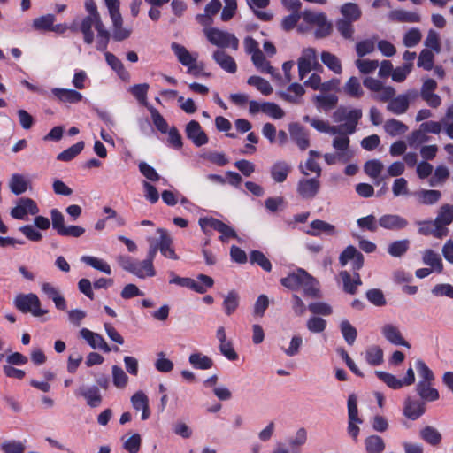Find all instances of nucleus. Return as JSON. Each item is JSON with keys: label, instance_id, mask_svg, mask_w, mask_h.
<instances>
[{"label": "nucleus", "instance_id": "nucleus-1", "mask_svg": "<svg viewBox=\"0 0 453 453\" xmlns=\"http://www.w3.org/2000/svg\"><path fill=\"white\" fill-rule=\"evenodd\" d=\"M171 49L177 57L179 62L187 67L188 73L195 77L209 76V73L204 72V64L198 61L197 53H190L184 46L177 42H173L171 44Z\"/></svg>", "mask_w": 453, "mask_h": 453}, {"label": "nucleus", "instance_id": "nucleus-2", "mask_svg": "<svg viewBox=\"0 0 453 453\" xmlns=\"http://www.w3.org/2000/svg\"><path fill=\"white\" fill-rule=\"evenodd\" d=\"M362 115L363 112L360 109H350L342 106L334 112L333 119L338 123L344 122L343 124L337 125V127L341 128V132L354 134Z\"/></svg>", "mask_w": 453, "mask_h": 453}, {"label": "nucleus", "instance_id": "nucleus-3", "mask_svg": "<svg viewBox=\"0 0 453 453\" xmlns=\"http://www.w3.org/2000/svg\"><path fill=\"white\" fill-rule=\"evenodd\" d=\"M109 15L112 22L113 37L116 41H122L129 37L131 30L123 27V19L119 12V0H104Z\"/></svg>", "mask_w": 453, "mask_h": 453}, {"label": "nucleus", "instance_id": "nucleus-4", "mask_svg": "<svg viewBox=\"0 0 453 453\" xmlns=\"http://www.w3.org/2000/svg\"><path fill=\"white\" fill-rule=\"evenodd\" d=\"M15 307L24 312L31 313L34 317H42L48 313V310L41 307L39 297L33 293L19 294L14 298Z\"/></svg>", "mask_w": 453, "mask_h": 453}, {"label": "nucleus", "instance_id": "nucleus-5", "mask_svg": "<svg viewBox=\"0 0 453 453\" xmlns=\"http://www.w3.org/2000/svg\"><path fill=\"white\" fill-rule=\"evenodd\" d=\"M205 35L211 43L218 47L232 48L234 50L238 49L239 41L233 34L211 27L205 30Z\"/></svg>", "mask_w": 453, "mask_h": 453}, {"label": "nucleus", "instance_id": "nucleus-6", "mask_svg": "<svg viewBox=\"0 0 453 453\" xmlns=\"http://www.w3.org/2000/svg\"><path fill=\"white\" fill-rule=\"evenodd\" d=\"M453 221V205L444 204L441 207L437 217L433 220V225L435 227V237L442 238L447 235L448 230L446 226Z\"/></svg>", "mask_w": 453, "mask_h": 453}, {"label": "nucleus", "instance_id": "nucleus-7", "mask_svg": "<svg viewBox=\"0 0 453 453\" xmlns=\"http://www.w3.org/2000/svg\"><path fill=\"white\" fill-rule=\"evenodd\" d=\"M38 212L39 208L33 199L22 197L12 209L11 216L15 219H27L28 215H36Z\"/></svg>", "mask_w": 453, "mask_h": 453}, {"label": "nucleus", "instance_id": "nucleus-8", "mask_svg": "<svg viewBox=\"0 0 453 453\" xmlns=\"http://www.w3.org/2000/svg\"><path fill=\"white\" fill-rule=\"evenodd\" d=\"M297 65L299 78L303 80L307 73L319 65L316 50L313 48L304 49Z\"/></svg>", "mask_w": 453, "mask_h": 453}, {"label": "nucleus", "instance_id": "nucleus-9", "mask_svg": "<svg viewBox=\"0 0 453 453\" xmlns=\"http://www.w3.org/2000/svg\"><path fill=\"white\" fill-rule=\"evenodd\" d=\"M415 96L416 92L409 91L395 97L393 96L387 105V110L395 115L403 114L409 108L411 99Z\"/></svg>", "mask_w": 453, "mask_h": 453}, {"label": "nucleus", "instance_id": "nucleus-10", "mask_svg": "<svg viewBox=\"0 0 453 453\" xmlns=\"http://www.w3.org/2000/svg\"><path fill=\"white\" fill-rule=\"evenodd\" d=\"M380 331L384 338L391 344L395 346H403L407 349L411 348L410 343L404 340L397 326L388 323L381 326Z\"/></svg>", "mask_w": 453, "mask_h": 453}, {"label": "nucleus", "instance_id": "nucleus-11", "mask_svg": "<svg viewBox=\"0 0 453 453\" xmlns=\"http://www.w3.org/2000/svg\"><path fill=\"white\" fill-rule=\"evenodd\" d=\"M380 226L386 230L400 231L408 226V220L398 214H384L378 219Z\"/></svg>", "mask_w": 453, "mask_h": 453}, {"label": "nucleus", "instance_id": "nucleus-12", "mask_svg": "<svg viewBox=\"0 0 453 453\" xmlns=\"http://www.w3.org/2000/svg\"><path fill=\"white\" fill-rule=\"evenodd\" d=\"M93 27H95L96 32L99 31V28H104L100 16L88 15L81 22V30L84 35V41L88 44H91L94 41Z\"/></svg>", "mask_w": 453, "mask_h": 453}, {"label": "nucleus", "instance_id": "nucleus-13", "mask_svg": "<svg viewBox=\"0 0 453 453\" xmlns=\"http://www.w3.org/2000/svg\"><path fill=\"white\" fill-rule=\"evenodd\" d=\"M157 233L159 234V238L157 239V242L159 245V251L161 252V254L166 258L178 260L180 257L176 254L173 247L172 236L164 228H158Z\"/></svg>", "mask_w": 453, "mask_h": 453}, {"label": "nucleus", "instance_id": "nucleus-14", "mask_svg": "<svg viewBox=\"0 0 453 453\" xmlns=\"http://www.w3.org/2000/svg\"><path fill=\"white\" fill-rule=\"evenodd\" d=\"M320 188V182L317 178L301 179L297 183V193L303 199L315 197Z\"/></svg>", "mask_w": 453, "mask_h": 453}, {"label": "nucleus", "instance_id": "nucleus-15", "mask_svg": "<svg viewBox=\"0 0 453 453\" xmlns=\"http://www.w3.org/2000/svg\"><path fill=\"white\" fill-rule=\"evenodd\" d=\"M80 335L94 349H98L104 352H110L111 350L104 337L97 333L88 328H82L80 330Z\"/></svg>", "mask_w": 453, "mask_h": 453}, {"label": "nucleus", "instance_id": "nucleus-16", "mask_svg": "<svg viewBox=\"0 0 453 453\" xmlns=\"http://www.w3.org/2000/svg\"><path fill=\"white\" fill-rule=\"evenodd\" d=\"M187 137L197 147L203 146L208 142V137L202 129L200 124L196 120H191L186 126Z\"/></svg>", "mask_w": 453, "mask_h": 453}, {"label": "nucleus", "instance_id": "nucleus-17", "mask_svg": "<svg viewBox=\"0 0 453 453\" xmlns=\"http://www.w3.org/2000/svg\"><path fill=\"white\" fill-rule=\"evenodd\" d=\"M50 92L58 101L64 104H78L83 100L82 94L76 89L54 88Z\"/></svg>", "mask_w": 453, "mask_h": 453}, {"label": "nucleus", "instance_id": "nucleus-18", "mask_svg": "<svg viewBox=\"0 0 453 453\" xmlns=\"http://www.w3.org/2000/svg\"><path fill=\"white\" fill-rule=\"evenodd\" d=\"M42 292L49 298L51 299L58 310L65 311L67 304L65 297L61 295L59 289L49 282H42L41 284Z\"/></svg>", "mask_w": 453, "mask_h": 453}, {"label": "nucleus", "instance_id": "nucleus-19", "mask_svg": "<svg viewBox=\"0 0 453 453\" xmlns=\"http://www.w3.org/2000/svg\"><path fill=\"white\" fill-rule=\"evenodd\" d=\"M350 134H347L345 132H340L336 134L335 137L333 140V148L335 150V152L342 155V157H344L349 161L353 157V151L349 148V142L350 140L349 138V135Z\"/></svg>", "mask_w": 453, "mask_h": 453}, {"label": "nucleus", "instance_id": "nucleus-20", "mask_svg": "<svg viewBox=\"0 0 453 453\" xmlns=\"http://www.w3.org/2000/svg\"><path fill=\"white\" fill-rule=\"evenodd\" d=\"M290 138L302 150H305L310 146L309 134L305 129L298 123H292L288 127Z\"/></svg>", "mask_w": 453, "mask_h": 453}, {"label": "nucleus", "instance_id": "nucleus-21", "mask_svg": "<svg viewBox=\"0 0 453 453\" xmlns=\"http://www.w3.org/2000/svg\"><path fill=\"white\" fill-rule=\"evenodd\" d=\"M291 165L285 160L275 161L270 168V175L274 182L282 183L291 172Z\"/></svg>", "mask_w": 453, "mask_h": 453}, {"label": "nucleus", "instance_id": "nucleus-22", "mask_svg": "<svg viewBox=\"0 0 453 453\" xmlns=\"http://www.w3.org/2000/svg\"><path fill=\"white\" fill-rule=\"evenodd\" d=\"M426 411V405L418 400L407 398L403 404V415L411 419L416 420L421 417Z\"/></svg>", "mask_w": 453, "mask_h": 453}, {"label": "nucleus", "instance_id": "nucleus-23", "mask_svg": "<svg viewBox=\"0 0 453 453\" xmlns=\"http://www.w3.org/2000/svg\"><path fill=\"white\" fill-rule=\"evenodd\" d=\"M133 408L139 411H142V420H147L150 416L149 406V398L142 391H137L131 396Z\"/></svg>", "mask_w": 453, "mask_h": 453}, {"label": "nucleus", "instance_id": "nucleus-24", "mask_svg": "<svg viewBox=\"0 0 453 453\" xmlns=\"http://www.w3.org/2000/svg\"><path fill=\"white\" fill-rule=\"evenodd\" d=\"M77 394L83 396L91 408L98 407L102 403V395L96 386L81 387Z\"/></svg>", "mask_w": 453, "mask_h": 453}, {"label": "nucleus", "instance_id": "nucleus-25", "mask_svg": "<svg viewBox=\"0 0 453 453\" xmlns=\"http://www.w3.org/2000/svg\"><path fill=\"white\" fill-rule=\"evenodd\" d=\"M339 276L342 280L343 290L348 294L354 295L362 284L360 275L357 273H355L352 277L347 271H342Z\"/></svg>", "mask_w": 453, "mask_h": 453}, {"label": "nucleus", "instance_id": "nucleus-26", "mask_svg": "<svg viewBox=\"0 0 453 453\" xmlns=\"http://www.w3.org/2000/svg\"><path fill=\"white\" fill-rule=\"evenodd\" d=\"M212 57L215 62L226 72L229 73L236 72L237 65L234 59L225 51L218 50L213 53Z\"/></svg>", "mask_w": 453, "mask_h": 453}, {"label": "nucleus", "instance_id": "nucleus-27", "mask_svg": "<svg viewBox=\"0 0 453 453\" xmlns=\"http://www.w3.org/2000/svg\"><path fill=\"white\" fill-rule=\"evenodd\" d=\"M433 382H418L416 385L417 394L423 401L434 402L439 399L440 395L436 388L432 387Z\"/></svg>", "mask_w": 453, "mask_h": 453}, {"label": "nucleus", "instance_id": "nucleus-28", "mask_svg": "<svg viewBox=\"0 0 453 453\" xmlns=\"http://www.w3.org/2000/svg\"><path fill=\"white\" fill-rule=\"evenodd\" d=\"M306 271L298 269L289 273L287 277L280 280V283L288 289L297 290L301 288L302 280L305 276Z\"/></svg>", "mask_w": 453, "mask_h": 453}, {"label": "nucleus", "instance_id": "nucleus-29", "mask_svg": "<svg viewBox=\"0 0 453 453\" xmlns=\"http://www.w3.org/2000/svg\"><path fill=\"white\" fill-rule=\"evenodd\" d=\"M105 60L107 64L117 73L118 76L124 81H129L130 73L122 62L112 53L105 52Z\"/></svg>", "mask_w": 453, "mask_h": 453}, {"label": "nucleus", "instance_id": "nucleus-30", "mask_svg": "<svg viewBox=\"0 0 453 453\" xmlns=\"http://www.w3.org/2000/svg\"><path fill=\"white\" fill-rule=\"evenodd\" d=\"M251 61L255 67L263 73H268L273 77H279L280 74L276 72V70L270 65V63L265 59L262 51L257 52L256 55L251 57Z\"/></svg>", "mask_w": 453, "mask_h": 453}, {"label": "nucleus", "instance_id": "nucleus-31", "mask_svg": "<svg viewBox=\"0 0 453 453\" xmlns=\"http://www.w3.org/2000/svg\"><path fill=\"white\" fill-rule=\"evenodd\" d=\"M133 274L140 279L153 277L156 275V271L153 263L150 260H135Z\"/></svg>", "mask_w": 453, "mask_h": 453}, {"label": "nucleus", "instance_id": "nucleus-32", "mask_svg": "<svg viewBox=\"0 0 453 453\" xmlns=\"http://www.w3.org/2000/svg\"><path fill=\"white\" fill-rule=\"evenodd\" d=\"M29 181L20 173H13L9 180V188L15 195H21L28 188Z\"/></svg>", "mask_w": 453, "mask_h": 453}, {"label": "nucleus", "instance_id": "nucleus-33", "mask_svg": "<svg viewBox=\"0 0 453 453\" xmlns=\"http://www.w3.org/2000/svg\"><path fill=\"white\" fill-rule=\"evenodd\" d=\"M301 288L303 291V294L311 297H319L320 290L319 281L310 275L307 272L302 280Z\"/></svg>", "mask_w": 453, "mask_h": 453}, {"label": "nucleus", "instance_id": "nucleus-34", "mask_svg": "<svg viewBox=\"0 0 453 453\" xmlns=\"http://www.w3.org/2000/svg\"><path fill=\"white\" fill-rule=\"evenodd\" d=\"M418 202L426 205H432L436 203L441 196L439 190L434 189H421L414 193Z\"/></svg>", "mask_w": 453, "mask_h": 453}, {"label": "nucleus", "instance_id": "nucleus-35", "mask_svg": "<svg viewBox=\"0 0 453 453\" xmlns=\"http://www.w3.org/2000/svg\"><path fill=\"white\" fill-rule=\"evenodd\" d=\"M423 263L431 266V269L437 273H441L443 270V264L441 257L432 250H426L422 256Z\"/></svg>", "mask_w": 453, "mask_h": 453}, {"label": "nucleus", "instance_id": "nucleus-36", "mask_svg": "<svg viewBox=\"0 0 453 453\" xmlns=\"http://www.w3.org/2000/svg\"><path fill=\"white\" fill-rule=\"evenodd\" d=\"M188 362L195 369L208 370L213 366L212 359L201 352L192 353Z\"/></svg>", "mask_w": 453, "mask_h": 453}, {"label": "nucleus", "instance_id": "nucleus-37", "mask_svg": "<svg viewBox=\"0 0 453 453\" xmlns=\"http://www.w3.org/2000/svg\"><path fill=\"white\" fill-rule=\"evenodd\" d=\"M338 102L337 96L334 94H322L315 97L316 106L319 111H328L334 109Z\"/></svg>", "mask_w": 453, "mask_h": 453}, {"label": "nucleus", "instance_id": "nucleus-38", "mask_svg": "<svg viewBox=\"0 0 453 453\" xmlns=\"http://www.w3.org/2000/svg\"><path fill=\"white\" fill-rule=\"evenodd\" d=\"M311 229L307 230L305 233L311 236H319L321 232L327 233L329 234H335L334 226L319 219H316L311 221Z\"/></svg>", "mask_w": 453, "mask_h": 453}, {"label": "nucleus", "instance_id": "nucleus-39", "mask_svg": "<svg viewBox=\"0 0 453 453\" xmlns=\"http://www.w3.org/2000/svg\"><path fill=\"white\" fill-rule=\"evenodd\" d=\"M342 91L349 96L354 98H360L364 94L360 81L355 76L350 77L347 81L342 87Z\"/></svg>", "mask_w": 453, "mask_h": 453}, {"label": "nucleus", "instance_id": "nucleus-40", "mask_svg": "<svg viewBox=\"0 0 453 453\" xmlns=\"http://www.w3.org/2000/svg\"><path fill=\"white\" fill-rule=\"evenodd\" d=\"M81 260L97 271H100L108 275L111 274L110 265L104 259L92 256H82Z\"/></svg>", "mask_w": 453, "mask_h": 453}, {"label": "nucleus", "instance_id": "nucleus-41", "mask_svg": "<svg viewBox=\"0 0 453 453\" xmlns=\"http://www.w3.org/2000/svg\"><path fill=\"white\" fill-rule=\"evenodd\" d=\"M303 94L304 88L301 84L292 83L289 85L286 92H282L280 94V96L289 103L296 104Z\"/></svg>", "mask_w": 453, "mask_h": 453}, {"label": "nucleus", "instance_id": "nucleus-42", "mask_svg": "<svg viewBox=\"0 0 453 453\" xmlns=\"http://www.w3.org/2000/svg\"><path fill=\"white\" fill-rule=\"evenodd\" d=\"M0 449L3 453H25L26 442L14 439L5 440L0 444Z\"/></svg>", "mask_w": 453, "mask_h": 453}, {"label": "nucleus", "instance_id": "nucleus-43", "mask_svg": "<svg viewBox=\"0 0 453 453\" xmlns=\"http://www.w3.org/2000/svg\"><path fill=\"white\" fill-rule=\"evenodd\" d=\"M155 127L162 134H166L170 128L162 114L153 106H147Z\"/></svg>", "mask_w": 453, "mask_h": 453}, {"label": "nucleus", "instance_id": "nucleus-44", "mask_svg": "<svg viewBox=\"0 0 453 453\" xmlns=\"http://www.w3.org/2000/svg\"><path fill=\"white\" fill-rule=\"evenodd\" d=\"M321 61L331 71L336 74H340L342 71L340 59L334 54L328 51L321 53Z\"/></svg>", "mask_w": 453, "mask_h": 453}, {"label": "nucleus", "instance_id": "nucleus-45", "mask_svg": "<svg viewBox=\"0 0 453 453\" xmlns=\"http://www.w3.org/2000/svg\"><path fill=\"white\" fill-rule=\"evenodd\" d=\"M384 129L389 135L397 136L404 134L408 130V127L400 120L391 119L386 121Z\"/></svg>", "mask_w": 453, "mask_h": 453}, {"label": "nucleus", "instance_id": "nucleus-46", "mask_svg": "<svg viewBox=\"0 0 453 453\" xmlns=\"http://www.w3.org/2000/svg\"><path fill=\"white\" fill-rule=\"evenodd\" d=\"M415 368L419 378L418 382H433L434 380L433 371L423 360L418 359L415 362Z\"/></svg>", "mask_w": 453, "mask_h": 453}, {"label": "nucleus", "instance_id": "nucleus-47", "mask_svg": "<svg viewBox=\"0 0 453 453\" xmlns=\"http://www.w3.org/2000/svg\"><path fill=\"white\" fill-rule=\"evenodd\" d=\"M409 246L410 242L407 239L395 241L388 246V252L394 257H400L406 253Z\"/></svg>", "mask_w": 453, "mask_h": 453}, {"label": "nucleus", "instance_id": "nucleus-48", "mask_svg": "<svg viewBox=\"0 0 453 453\" xmlns=\"http://www.w3.org/2000/svg\"><path fill=\"white\" fill-rule=\"evenodd\" d=\"M149 88L150 86L148 83H142L130 87L128 90L141 104L147 107L150 106L147 102V94Z\"/></svg>", "mask_w": 453, "mask_h": 453}, {"label": "nucleus", "instance_id": "nucleus-49", "mask_svg": "<svg viewBox=\"0 0 453 453\" xmlns=\"http://www.w3.org/2000/svg\"><path fill=\"white\" fill-rule=\"evenodd\" d=\"M365 449L368 453H381L385 449V443L378 435L368 436L365 440Z\"/></svg>", "mask_w": 453, "mask_h": 453}, {"label": "nucleus", "instance_id": "nucleus-50", "mask_svg": "<svg viewBox=\"0 0 453 453\" xmlns=\"http://www.w3.org/2000/svg\"><path fill=\"white\" fill-rule=\"evenodd\" d=\"M420 437L427 443L436 446L441 441V434L433 426H426L420 431Z\"/></svg>", "mask_w": 453, "mask_h": 453}, {"label": "nucleus", "instance_id": "nucleus-51", "mask_svg": "<svg viewBox=\"0 0 453 453\" xmlns=\"http://www.w3.org/2000/svg\"><path fill=\"white\" fill-rule=\"evenodd\" d=\"M84 149V142H78L77 143L72 145L68 149L65 150L57 156V159L59 161L68 162L73 159L77 155H79L82 150Z\"/></svg>", "mask_w": 453, "mask_h": 453}, {"label": "nucleus", "instance_id": "nucleus-52", "mask_svg": "<svg viewBox=\"0 0 453 453\" xmlns=\"http://www.w3.org/2000/svg\"><path fill=\"white\" fill-rule=\"evenodd\" d=\"M239 295L236 291L232 290L225 296L223 301V308L226 315H231L239 305Z\"/></svg>", "mask_w": 453, "mask_h": 453}, {"label": "nucleus", "instance_id": "nucleus-53", "mask_svg": "<svg viewBox=\"0 0 453 453\" xmlns=\"http://www.w3.org/2000/svg\"><path fill=\"white\" fill-rule=\"evenodd\" d=\"M247 83L255 87L260 93L265 96H268L273 92V87L271 84L266 80L259 76H250L248 79Z\"/></svg>", "mask_w": 453, "mask_h": 453}, {"label": "nucleus", "instance_id": "nucleus-54", "mask_svg": "<svg viewBox=\"0 0 453 453\" xmlns=\"http://www.w3.org/2000/svg\"><path fill=\"white\" fill-rule=\"evenodd\" d=\"M365 360L371 365H379L383 362V350L376 345L369 347L365 351Z\"/></svg>", "mask_w": 453, "mask_h": 453}, {"label": "nucleus", "instance_id": "nucleus-55", "mask_svg": "<svg viewBox=\"0 0 453 453\" xmlns=\"http://www.w3.org/2000/svg\"><path fill=\"white\" fill-rule=\"evenodd\" d=\"M307 441V431L305 428H299L295 435L288 440V445L292 453H299L298 448L304 445Z\"/></svg>", "mask_w": 453, "mask_h": 453}, {"label": "nucleus", "instance_id": "nucleus-56", "mask_svg": "<svg viewBox=\"0 0 453 453\" xmlns=\"http://www.w3.org/2000/svg\"><path fill=\"white\" fill-rule=\"evenodd\" d=\"M341 333L349 345H352L357 338V329L347 319L342 320L340 323Z\"/></svg>", "mask_w": 453, "mask_h": 453}, {"label": "nucleus", "instance_id": "nucleus-57", "mask_svg": "<svg viewBox=\"0 0 453 453\" xmlns=\"http://www.w3.org/2000/svg\"><path fill=\"white\" fill-rule=\"evenodd\" d=\"M311 126L320 133L330 134L333 135L341 132V128L337 127V126H330L328 122L319 119H312L311 120Z\"/></svg>", "mask_w": 453, "mask_h": 453}, {"label": "nucleus", "instance_id": "nucleus-58", "mask_svg": "<svg viewBox=\"0 0 453 453\" xmlns=\"http://www.w3.org/2000/svg\"><path fill=\"white\" fill-rule=\"evenodd\" d=\"M341 12L344 19L354 22L357 21L361 16V11L356 4L347 3L341 8Z\"/></svg>", "mask_w": 453, "mask_h": 453}, {"label": "nucleus", "instance_id": "nucleus-59", "mask_svg": "<svg viewBox=\"0 0 453 453\" xmlns=\"http://www.w3.org/2000/svg\"><path fill=\"white\" fill-rule=\"evenodd\" d=\"M55 19L52 14L41 16L33 20V27L39 31H50Z\"/></svg>", "mask_w": 453, "mask_h": 453}, {"label": "nucleus", "instance_id": "nucleus-60", "mask_svg": "<svg viewBox=\"0 0 453 453\" xmlns=\"http://www.w3.org/2000/svg\"><path fill=\"white\" fill-rule=\"evenodd\" d=\"M200 157L218 166H224L229 162L228 158L224 153L217 151L203 152L200 155Z\"/></svg>", "mask_w": 453, "mask_h": 453}, {"label": "nucleus", "instance_id": "nucleus-61", "mask_svg": "<svg viewBox=\"0 0 453 453\" xmlns=\"http://www.w3.org/2000/svg\"><path fill=\"white\" fill-rule=\"evenodd\" d=\"M375 373L380 380H381L384 383H386L389 388L393 389H399L404 386L402 380L396 378L395 375L391 373H388L381 371H377Z\"/></svg>", "mask_w": 453, "mask_h": 453}, {"label": "nucleus", "instance_id": "nucleus-62", "mask_svg": "<svg viewBox=\"0 0 453 453\" xmlns=\"http://www.w3.org/2000/svg\"><path fill=\"white\" fill-rule=\"evenodd\" d=\"M429 137L426 135V132L422 130V128L419 127V128L414 132H412L408 139V144L411 148H418L419 145L428 142Z\"/></svg>", "mask_w": 453, "mask_h": 453}, {"label": "nucleus", "instance_id": "nucleus-63", "mask_svg": "<svg viewBox=\"0 0 453 453\" xmlns=\"http://www.w3.org/2000/svg\"><path fill=\"white\" fill-rule=\"evenodd\" d=\"M307 329L313 334H320L326 327V321L318 316L311 317L306 322Z\"/></svg>", "mask_w": 453, "mask_h": 453}, {"label": "nucleus", "instance_id": "nucleus-64", "mask_svg": "<svg viewBox=\"0 0 453 453\" xmlns=\"http://www.w3.org/2000/svg\"><path fill=\"white\" fill-rule=\"evenodd\" d=\"M358 227L363 230H368L370 232H376L380 226L378 219L374 215H368L366 217L359 218L357 220Z\"/></svg>", "mask_w": 453, "mask_h": 453}]
</instances>
